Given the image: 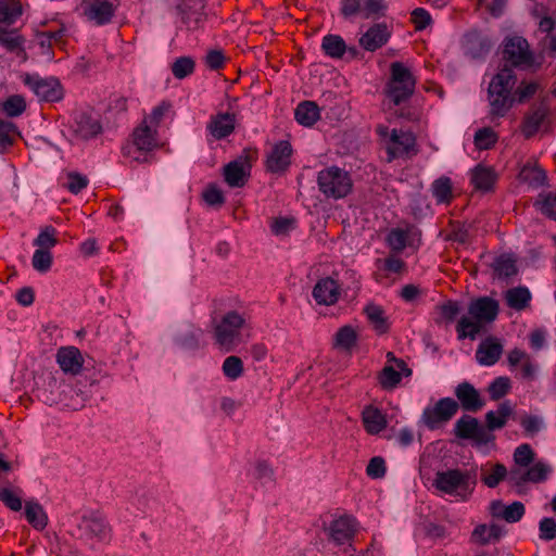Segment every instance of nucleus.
Instances as JSON below:
<instances>
[{
    "mask_svg": "<svg viewBox=\"0 0 556 556\" xmlns=\"http://www.w3.org/2000/svg\"><path fill=\"white\" fill-rule=\"evenodd\" d=\"M213 340L223 352L229 353L243 343V333L251 329V316L245 311L229 309L212 320Z\"/></svg>",
    "mask_w": 556,
    "mask_h": 556,
    "instance_id": "1",
    "label": "nucleus"
},
{
    "mask_svg": "<svg viewBox=\"0 0 556 556\" xmlns=\"http://www.w3.org/2000/svg\"><path fill=\"white\" fill-rule=\"evenodd\" d=\"M517 83L514 71L509 67H503L493 76L488 88L489 117L491 122L504 117L515 103L511 94Z\"/></svg>",
    "mask_w": 556,
    "mask_h": 556,
    "instance_id": "2",
    "label": "nucleus"
},
{
    "mask_svg": "<svg viewBox=\"0 0 556 556\" xmlns=\"http://www.w3.org/2000/svg\"><path fill=\"white\" fill-rule=\"evenodd\" d=\"M498 314V303L489 296H481L468 305V315L463 316L456 326L459 340L469 338L475 340L484 324L492 323Z\"/></svg>",
    "mask_w": 556,
    "mask_h": 556,
    "instance_id": "3",
    "label": "nucleus"
},
{
    "mask_svg": "<svg viewBox=\"0 0 556 556\" xmlns=\"http://www.w3.org/2000/svg\"><path fill=\"white\" fill-rule=\"evenodd\" d=\"M317 185L326 198L339 200L351 193L353 180L345 169L330 166L318 173Z\"/></svg>",
    "mask_w": 556,
    "mask_h": 556,
    "instance_id": "4",
    "label": "nucleus"
},
{
    "mask_svg": "<svg viewBox=\"0 0 556 556\" xmlns=\"http://www.w3.org/2000/svg\"><path fill=\"white\" fill-rule=\"evenodd\" d=\"M390 73L386 94L395 105H400L413 96L416 80L409 68L401 62L391 63Z\"/></svg>",
    "mask_w": 556,
    "mask_h": 556,
    "instance_id": "5",
    "label": "nucleus"
},
{
    "mask_svg": "<svg viewBox=\"0 0 556 556\" xmlns=\"http://www.w3.org/2000/svg\"><path fill=\"white\" fill-rule=\"evenodd\" d=\"M477 484V471L470 469L462 471L459 469H448L438 471L433 485L446 494H460L462 492L471 493Z\"/></svg>",
    "mask_w": 556,
    "mask_h": 556,
    "instance_id": "6",
    "label": "nucleus"
},
{
    "mask_svg": "<svg viewBox=\"0 0 556 556\" xmlns=\"http://www.w3.org/2000/svg\"><path fill=\"white\" fill-rule=\"evenodd\" d=\"M156 128L150 126L147 119H143L132 134V146L124 148L125 155L132 157L137 162H148V152L157 147Z\"/></svg>",
    "mask_w": 556,
    "mask_h": 556,
    "instance_id": "7",
    "label": "nucleus"
},
{
    "mask_svg": "<svg viewBox=\"0 0 556 556\" xmlns=\"http://www.w3.org/2000/svg\"><path fill=\"white\" fill-rule=\"evenodd\" d=\"M459 404L452 397L440 399L434 405L427 406L420 422L429 430H437L447 424L458 412Z\"/></svg>",
    "mask_w": 556,
    "mask_h": 556,
    "instance_id": "8",
    "label": "nucleus"
},
{
    "mask_svg": "<svg viewBox=\"0 0 556 556\" xmlns=\"http://www.w3.org/2000/svg\"><path fill=\"white\" fill-rule=\"evenodd\" d=\"M23 83L34 91L40 101L58 102L64 97V89L58 78H42L38 75L25 74Z\"/></svg>",
    "mask_w": 556,
    "mask_h": 556,
    "instance_id": "9",
    "label": "nucleus"
},
{
    "mask_svg": "<svg viewBox=\"0 0 556 556\" xmlns=\"http://www.w3.org/2000/svg\"><path fill=\"white\" fill-rule=\"evenodd\" d=\"M388 162L417 154L416 138L410 131L393 129L387 146Z\"/></svg>",
    "mask_w": 556,
    "mask_h": 556,
    "instance_id": "10",
    "label": "nucleus"
},
{
    "mask_svg": "<svg viewBox=\"0 0 556 556\" xmlns=\"http://www.w3.org/2000/svg\"><path fill=\"white\" fill-rule=\"evenodd\" d=\"M205 0H181L178 9L181 14V21L190 30L204 27L207 21V14L204 12Z\"/></svg>",
    "mask_w": 556,
    "mask_h": 556,
    "instance_id": "11",
    "label": "nucleus"
},
{
    "mask_svg": "<svg viewBox=\"0 0 556 556\" xmlns=\"http://www.w3.org/2000/svg\"><path fill=\"white\" fill-rule=\"evenodd\" d=\"M503 56L514 66L530 65L532 63L529 45L522 37L507 38L504 42Z\"/></svg>",
    "mask_w": 556,
    "mask_h": 556,
    "instance_id": "12",
    "label": "nucleus"
},
{
    "mask_svg": "<svg viewBox=\"0 0 556 556\" xmlns=\"http://www.w3.org/2000/svg\"><path fill=\"white\" fill-rule=\"evenodd\" d=\"M250 169L249 155L242 154L224 167L225 181L232 188H241L250 176Z\"/></svg>",
    "mask_w": 556,
    "mask_h": 556,
    "instance_id": "13",
    "label": "nucleus"
},
{
    "mask_svg": "<svg viewBox=\"0 0 556 556\" xmlns=\"http://www.w3.org/2000/svg\"><path fill=\"white\" fill-rule=\"evenodd\" d=\"M356 522L349 516L333 519L328 527L324 526L327 536L337 545L350 542L355 533Z\"/></svg>",
    "mask_w": 556,
    "mask_h": 556,
    "instance_id": "14",
    "label": "nucleus"
},
{
    "mask_svg": "<svg viewBox=\"0 0 556 556\" xmlns=\"http://www.w3.org/2000/svg\"><path fill=\"white\" fill-rule=\"evenodd\" d=\"M81 7L86 18L97 25L109 23L116 9V4L108 0H86Z\"/></svg>",
    "mask_w": 556,
    "mask_h": 556,
    "instance_id": "15",
    "label": "nucleus"
},
{
    "mask_svg": "<svg viewBox=\"0 0 556 556\" xmlns=\"http://www.w3.org/2000/svg\"><path fill=\"white\" fill-rule=\"evenodd\" d=\"M548 113L549 109L544 101L530 108L520 125V131L526 139L532 138L539 131Z\"/></svg>",
    "mask_w": 556,
    "mask_h": 556,
    "instance_id": "16",
    "label": "nucleus"
},
{
    "mask_svg": "<svg viewBox=\"0 0 556 556\" xmlns=\"http://www.w3.org/2000/svg\"><path fill=\"white\" fill-rule=\"evenodd\" d=\"M79 529L81 531V535L89 540L106 542L111 538L110 525L104 518L97 515L83 517Z\"/></svg>",
    "mask_w": 556,
    "mask_h": 556,
    "instance_id": "17",
    "label": "nucleus"
},
{
    "mask_svg": "<svg viewBox=\"0 0 556 556\" xmlns=\"http://www.w3.org/2000/svg\"><path fill=\"white\" fill-rule=\"evenodd\" d=\"M73 136L78 140H89L102 131L100 121L89 113H78L71 125Z\"/></svg>",
    "mask_w": 556,
    "mask_h": 556,
    "instance_id": "18",
    "label": "nucleus"
},
{
    "mask_svg": "<svg viewBox=\"0 0 556 556\" xmlns=\"http://www.w3.org/2000/svg\"><path fill=\"white\" fill-rule=\"evenodd\" d=\"M491 47L492 43L490 39L477 30L468 31L464 36L463 48L465 54L472 60H479L486 56Z\"/></svg>",
    "mask_w": 556,
    "mask_h": 556,
    "instance_id": "19",
    "label": "nucleus"
},
{
    "mask_svg": "<svg viewBox=\"0 0 556 556\" xmlns=\"http://www.w3.org/2000/svg\"><path fill=\"white\" fill-rule=\"evenodd\" d=\"M292 148L289 141L282 140L276 143L267 155L266 168L270 173H282L290 165Z\"/></svg>",
    "mask_w": 556,
    "mask_h": 556,
    "instance_id": "20",
    "label": "nucleus"
},
{
    "mask_svg": "<svg viewBox=\"0 0 556 556\" xmlns=\"http://www.w3.org/2000/svg\"><path fill=\"white\" fill-rule=\"evenodd\" d=\"M454 393L464 410L476 413L484 406L479 391L467 381L457 384Z\"/></svg>",
    "mask_w": 556,
    "mask_h": 556,
    "instance_id": "21",
    "label": "nucleus"
},
{
    "mask_svg": "<svg viewBox=\"0 0 556 556\" xmlns=\"http://www.w3.org/2000/svg\"><path fill=\"white\" fill-rule=\"evenodd\" d=\"M340 296V287L338 282L326 277L319 279L313 288V298L319 305H333L338 302Z\"/></svg>",
    "mask_w": 556,
    "mask_h": 556,
    "instance_id": "22",
    "label": "nucleus"
},
{
    "mask_svg": "<svg viewBox=\"0 0 556 556\" xmlns=\"http://www.w3.org/2000/svg\"><path fill=\"white\" fill-rule=\"evenodd\" d=\"M56 362L64 372L75 376L83 369L84 357L77 348L64 346L58 350Z\"/></svg>",
    "mask_w": 556,
    "mask_h": 556,
    "instance_id": "23",
    "label": "nucleus"
},
{
    "mask_svg": "<svg viewBox=\"0 0 556 556\" xmlns=\"http://www.w3.org/2000/svg\"><path fill=\"white\" fill-rule=\"evenodd\" d=\"M391 33L386 23H378L368 28V30L359 38V45L366 51H376L386 45Z\"/></svg>",
    "mask_w": 556,
    "mask_h": 556,
    "instance_id": "24",
    "label": "nucleus"
},
{
    "mask_svg": "<svg viewBox=\"0 0 556 556\" xmlns=\"http://www.w3.org/2000/svg\"><path fill=\"white\" fill-rule=\"evenodd\" d=\"M489 509L494 518L503 519L509 523L519 521L526 511L525 505L518 501L510 505H505L502 501H493Z\"/></svg>",
    "mask_w": 556,
    "mask_h": 556,
    "instance_id": "25",
    "label": "nucleus"
},
{
    "mask_svg": "<svg viewBox=\"0 0 556 556\" xmlns=\"http://www.w3.org/2000/svg\"><path fill=\"white\" fill-rule=\"evenodd\" d=\"M236 128V116L231 113H217L207 124V130L217 140L231 135Z\"/></svg>",
    "mask_w": 556,
    "mask_h": 556,
    "instance_id": "26",
    "label": "nucleus"
},
{
    "mask_svg": "<svg viewBox=\"0 0 556 556\" xmlns=\"http://www.w3.org/2000/svg\"><path fill=\"white\" fill-rule=\"evenodd\" d=\"M502 353V344L494 338H488L478 346L476 357L479 364L492 366L500 359Z\"/></svg>",
    "mask_w": 556,
    "mask_h": 556,
    "instance_id": "27",
    "label": "nucleus"
},
{
    "mask_svg": "<svg viewBox=\"0 0 556 556\" xmlns=\"http://www.w3.org/2000/svg\"><path fill=\"white\" fill-rule=\"evenodd\" d=\"M514 406L511 405L510 401L506 400L502 402L497 410H489L485 414V425L489 430H497L505 427L507 419L511 416H514Z\"/></svg>",
    "mask_w": 556,
    "mask_h": 556,
    "instance_id": "28",
    "label": "nucleus"
},
{
    "mask_svg": "<svg viewBox=\"0 0 556 556\" xmlns=\"http://www.w3.org/2000/svg\"><path fill=\"white\" fill-rule=\"evenodd\" d=\"M503 529L495 523L479 525L471 533V542L479 545H486L501 539Z\"/></svg>",
    "mask_w": 556,
    "mask_h": 556,
    "instance_id": "29",
    "label": "nucleus"
},
{
    "mask_svg": "<svg viewBox=\"0 0 556 556\" xmlns=\"http://www.w3.org/2000/svg\"><path fill=\"white\" fill-rule=\"evenodd\" d=\"M294 117L299 124L311 127L320 117L319 108L313 101H303L296 106Z\"/></svg>",
    "mask_w": 556,
    "mask_h": 556,
    "instance_id": "30",
    "label": "nucleus"
},
{
    "mask_svg": "<svg viewBox=\"0 0 556 556\" xmlns=\"http://www.w3.org/2000/svg\"><path fill=\"white\" fill-rule=\"evenodd\" d=\"M364 313L367 316L370 325L378 334L387 333L389 330V323L384 309L374 303H369L364 307Z\"/></svg>",
    "mask_w": 556,
    "mask_h": 556,
    "instance_id": "31",
    "label": "nucleus"
},
{
    "mask_svg": "<svg viewBox=\"0 0 556 556\" xmlns=\"http://www.w3.org/2000/svg\"><path fill=\"white\" fill-rule=\"evenodd\" d=\"M496 180V174L491 167L477 165L471 170V182L476 189L489 191L492 189Z\"/></svg>",
    "mask_w": 556,
    "mask_h": 556,
    "instance_id": "32",
    "label": "nucleus"
},
{
    "mask_svg": "<svg viewBox=\"0 0 556 556\" xmlns=\"http://www.w3.org/2000/svg\"><path fill=\"white\" fill-rule=\"evenodd\" d=\"M366 431L370 434H377L387 427L384 415L375 407H366L362 415Z\"/></svg>",
    "mask_w": 556,
    "mask_h": 556,
    "instance_id": "33",
    "label": "nucleus"
},
{
    "mask_svg": "<svg viewBox=\"0 0 556 556\" xmlns=\"http://www.w3.org/2000/svg\"><path fill=\"white\" fill-rule=\"evenodd\" d=\"M22 4L17 0H0V28H8L22 15Z\"/></svg>",
    "mask_w": 556,
    "mask_h": 556,
    "instance_id": "34",
    "label": "nucleus"
},
{
    "mask_svg": "<svg viewBox=\"0 0 556 556\" xmlns=\"http://www.w3.org/2000/svg\"><path fill=\"white\" fill-rule=\"evenodd\" d=\"M25 517L36 530H43L48 525V516L43 507L36 501L25 503Z\"/></svg>",
    "mask_w": 556,
    "mask_h": 556,
    "instance_id": "35",
    "label": "nucleus"
},
{
    "mask_svg": "<svg viewBox=\"0 0 556 556\" xmlns=\"http://www.w3.org/2000/svg\"><path fill=\"white\" fill-rule=\"evenodd\" d=\"M505 300L510 308L522 311L529 306L531 293L527 287H515L506 291Z\"/></svg>",
    "mask_w": 556,
    "mask_h": 556,
    "instance_id": "36",
    "label": "nucleus"
},
{
    "mask_svg": "<svg viewBox=\"0 0 556 556\" xmlns=\"http://www.w3.org/2000/svg\"><path fill=\"white\" fill-rule=\"evenodd\" d=\"M59 402L72 410H78L85 406L86 395L71 386L64 384Z\"/></svg>",
    "mask_w": 556,
    "mask_h": 556,
    "instance_id": "37",
    "label": "nucleus"
},
{
    "mask_svg": "<svg viewBox=\"0 0 556 556\" xmlns=\"http://www.w3.org/2000/svg\"><path fill=\"white\" fill-rule=\"evenodd\" d=\"M358 339V333L356 329L351 325H345L338 329L333 337V345L334 348L350 351L354 345H356Z\"/></svg>",
    "mask_w": 556,
    "mask_h": 556,
    "instance_id": "38",
    "label": "nucleus"
},
{
    "mask_svg": "<svg viewBox=\"0 0 556 556\" xmlns=\"http://www.w3.org/2000/svg\"><path fill=\"white\" fill-rule=\"evenodd\" d=\"M431 192L438 203L448 204L453 199L452 181L446 176H441L431 185Z\"/></svg>",
    "mask_w": 556,
    "mask_h": 556,
    "instance_id": "39",
    "label": "nucleus"
},
{
    "mask_svg": "<svg viewBox=\"0 0 556 556\" xmlns=\"http://www.w3.org/2000/svg\"><path fill=\"white\" fill-rule=\"evenodd\" d=\"M549 471L551 469L548 466H546L543 463H536L532 467H530L526 472H523L520 477H517L516 472H511L510 479L516 480L518 483L526 481L541 482L547 478Z\"/></svg>",
    "mask_w": 556,
    "mask_h": 556,
    "instance_id": "40",
    "label": "nucleus"
},
{
    "mask_svg": "<svg viewBox=\"0 0 556 556\" xmlns=\"http://www.w3.org/2000/svg\"><path fill=\"white\" fill-rule=\"evenodd\" d=\"M321 48L328 56L340 59L345 53L346 45L342 37L338 35H327L323 39Z\"/></svg>",
    "mask_w": 556,
    "mask_h": 556,
    "instance_id": "41",
    "label": "nucleus"
},
{
    "mask_svg": "<svg viewBox=\"0 0 556 556\" xmlns=\"http://www.w3.org/2000/svg\"><path fill=\"white\" fill-rule=\"evenodd\" d=\"M21 493V490H14L9 484L0 485V501L13 511H20L23 507Z\"/></svg>",
    "mask_w": 556,
    "mask_h": 556,
    "instance_id": "42",
    "label": "nucleus"
},
{
    "mask_svg": "<svg viewBox=\"0 0 556 556\" xmlns=\"http://www.w3.org/2000/svg\"><path fill=\"white\" fill-rule=\"evenodd\" d=\"M520 426L527 437H534L544 429V418L539 415L523 414L518 418Z\"/></svg>",
    "mask_w": 556,
    "mask_h": 556,
    "instance_id": "43",
    "label": "nucleus"
},
{
    "mask_svg": "<svg viewBox=\"0 0 556 556\" xmlns=\"http://www.w3.org/2000/svg\"><path fill=\"white\" fill-rule=\"evenodd\" d=\"M478 419L469 415L460 417L454 425V433L457 438L469 440L478 425Z\"/></svg>",
    "mask_w": 556,
    "mask_h": 556,
    "instance_id": "44",
    "label": "nucleus"
},
{
    "mask_svg": "<svg viewBox=\"0 0 556 556\" xmlns=\"http://www.w3.org/2000/svg\"><path fill=\"white\" fill-rule=\"evenodd\" d=\"M195 63L191 56H180L176 59L172 66V73L175 78L184 79L194 72Z\"/></svg>",
    "mask_w": 556,
    "mask_h": 556,
    "instance_id": "45",
    "label": "nucleus"
},
{
    "mask_svg": "<svg viewBox=\"0 0 556 556\" xmlns=\"http://www.w3.org/2000/svg\"><path fill=\"white\" fill-rule=\"evenodd\" d=\"M402 379L400 371L393 365H386L379 375V383L384 390L394 389Z\"/></svg>",
    "mask_w": 556,
    "mask_h": 556,
    "instance_id": "46",
    "label": "nucleus"
},
{
    "mask_svg": "<svg viewBox=\"0 0 556 556\" xmlns=\"http://www.w3.org/2000/svg\"><path fill=\"white\" fill-rule=\"evenodd\" d=\"M201 336H202L201 329L190 327L177 336L176 342L178 345H180L184 349H190V350L198 349L199 340H200Z\"/></svg>",
    "mask_w": 556,
    "mask_h": 556,
    "instance_id": "47",
    "label": "nucleus"
},
{
    "mask_svg": "<svg viewBox=\"0 0 556 556\" xmlns=\"http://www.w3.org/2000/svg\"><path fill=\"white\" fill-rule=\"evenodd\" d=\"M511 388L510 379L508 377H497L488 387L490 399L498 401L504 397Z\"/></svg>",
    "mask_w": 556,
    "mask_h": 556,
    "instance_id": "48",
    "label": "nucleus"
},
{
    "mask_svg": "<svg viewBox=\"0 0 556 556\" xmlns=\"http://www.w3.org/2000/svg\"><path fill=\"white\" fill-rule=\"evenodd\" d=\"M497 139L496 132L490 127H483L475 134V144L479 150L491 149Z\"/></svg>",
    "mask_w": 556,
    "mask_h": 556,
    "instance_id": "49",
    "label": "nucleus"
},
{
    "mask_svg": "<svg viewBox=\"0 0 556 556\" xmlns=\"http://www.w3.org/2000/svg\"><path fill=\"white\" fill-rule=\"evenodd\" d=\"M540 89V85L535 81L522 80L514 91L515 102L525 103L530 100Z\"/></svg>",
    "mask_w": 556,
    "mask_h": 556,
    "instance_id": "50",
    "label": "nucleus"
},
{
    "mask_svg": "<svg viewBox=\"0 0 556 556\" xmlns=\"http://www.w3.org/2000/svg\"><path fill=\"white\" fill-rule=\"evenodd\" d=\"M223 372L231 380L238 379L243 374V363L241 358L235 355L226 357L223 363Z\"/></svg>",
    "mask_w": 556,
    "mask_h": 556,
    "instance_id": "51",
    "label": "nucleus"
},
{
    "mask_svg": "<svg viewBox=\"0 0 556 556\" xmlns=\"http://www.w3.org/2000/svg\"><path fill=\"white\" fill-rule=\"evenodd\" d=\"M387 243L392 252H402L407 244V232L400 228L392 229L387 237Z\"/></svg>",
    "mask_w": 556,
    "mask_h": 556,
    "instance_id": "52",
    "label": "nucleus"
},
{
    "mask_svg": "<svg viewBox=\"0 0 556 556\" xmlns=\"http://www.w3.org/2000/svg\"><path fill=\"white\" fill-rule=\"evenodd\" d=\"M56 230L52 226H46L38 237L35 239L34 244L38 247V249H45L49 251L51 248L55 247L58 243V239L55 238Z\"/></svg>",
    "mask_w": 556,
    "mask_h": 556,
    "instance_id": "53",
    "label": "nucleus"
},
{
    "mask_svg": "<svg viewBox=\"0 0 556 556\" xmlns=\"http://www.w3.org/2000/svg\"><path fill=\"white\" fill-rule=\"evenodd\" d=\"M387 5L383 0H363L362 16L366 20L384 15Z\"/></svg>",
    "mask_w": 556,
    "mask_h": 556,
    "instance_id": "54",
    "label": "nucleus"
},
{
    "mask_svg": "<svg viewBox=\"0 0 556 556\" xmlns=\"http://www.w3.org/2000/svg\"><path fill=\"white\" fill-rule=\"evenodd\" d=\"M31 265L39 273L48 271L52 265V254L45 249H37L33 255Z\"/></svg>",
    "mask_w": 556,
    "mask_h": 556,
    "instance_id": "55",
    "label": "nucleus"
},
{
    "mask_svg": "<svg viewBox=\"0 0 556 556\" xmlns=\"http://www.w3.org/2000/svg\"><path fill=\"white\" fill-rule=\"evenodd\" d=\"M3 111L10 117L20 116L26 109V102L22 96H11L3 103Z\"/></svg>",
    "mask_w": 556,
    "mask_h": 556,
    "instance_id": "56",
    "label": "nucleus"
},
{
    "mask_svg": "<svg viewBox=\"0 0 556 556\" xmlns=\"http://www.w3.org/2000/svg\"><path fill=\"white\" fill-rule=\"evenodd\" d=\"M24 39L22 36L15 35L13 31H8L7 28H0V45L8 51L14 52L22 48Z\"/></svg>",
    "mask_w": 556,
    "mask_h": 556,
    "instance_id": "57",
    "label": "nucleus"
},
{
    "mask_svg": "<svg viewBox=\"0 0 556 556\" xmlns=\"http://www.w3.org/2000/svg\"><path fill=\"white\" fill-rule=\"evenodd\" d=\"M494 270L500 277H511L517 274L515 261L510 257L500 256L494 262Z\"/></svg>",
    "mask_w": 556,
    "mask_h": 556,
    "instance_id": "58",
    "label": "nucleus"
},
{
    "mask_svg": "<svg viewBox=\"0 0 556 556\" xmlns=\"http://www.w3.org/2000/svg\"><path fill=\"white\" fill-rule=\"evenodd\" d=\"M507 475L506 467L503 464H495L492 472L482 476V481L489 488H495Z\"/></svg>",
    "mask_w": 556,
    "mask_h": 556,
    "instance_id": "59",
    "label": "nucleus"
},
{
    "mask_svg": "<svg viewBox=\"0 0 556 556\" xmlns=\"http://www.w3.org/2000/svg\"><path fill=\"white\" fill-rule=\"evenodd\" d=\"M202 197L205 203L210 206L220 207L225 203V197L222 190L214 185L208 186L204 190Z\"/></svg>",
    "mask_w": 556,
    "mask_h": 556,
    "instance_id": "60",
    "label": "nucleus"
},
{
    "mask_svg": "<svg viewBox=\"0 0 556 556\" xmlns=\"http://www.w3.org/2000/svg\"><path fill=\"white\" fill-rule=\"evenodd\" d=\"M386 462L380 456L372 457L366 468V473L371 479H381L386 475Z\"/></svg>",
    "mask_w": 556,
    "mask_h": 556,
    "instance_id": "61",
    "label": "nucleus"
},
{
    "mask_svg": "<svg viewBox=\"0 0 556 556\" xmlns=\"http://www.w3.org/2000/svg\"><path fill=\"white\" fill-rule=\"evenodd\" d=\"M534 453L527 443L519 445L514 453V460L517 465L527 467L533 460Z\"/></svg>",
    "mask_w": 556,
    "mask_h": 556,
    "instance_id": "62",
    "label": "nucleus"
},
{
    "mask_svg": "<svg viewBox=\"0 0 556 556\" xmlns=\"http://www.w3.org/2000/svg\"><path fill=\"white\" fill-rule=\"evenodd\" d=\"M540 538L544 541H552L556 538V520L553 518H543L540 521Z\"/></svg>",
    "mask_w": 556,
    "mask_h": 556,
    "instance_id": "63",
    "label": "nucleus"
},
{
    "mask_svg": "<svg viewBox=\"0 0 556 556\" xmlns=\"http://www.w3.org/2000/svg\"><path fill=\"white\" fill-rule=\"evenodd\" d=\"M536 204L540 205V210L543 214L549 218L556 219V193H547Z\"/></svg>",
    "mask_w": 556,
    "mask_h": 556,
    "instance_id": "64",
    "label": "nucleus"
}]
</instances>
